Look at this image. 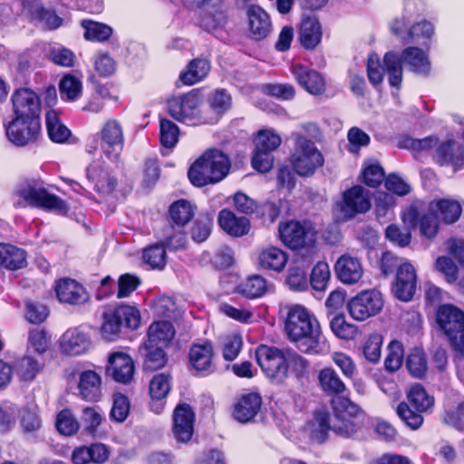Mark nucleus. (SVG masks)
I'll return each mask as SVG.
<instances>
[{"label":"nucleus","mask_w":464,"mask_h":464,"mask_svg":"<svg viewBox=\"0 0 464 464\" xmlns=\"http://www.w3.org/2000/svg\"><path fill=\"white\" fill-rule=\"evenodd\" d=\"M142 258L153 269H162L166 265V251L162 245H153L144 249Z\"/></svg>","instance_id":"nucleus-64"},{"label":"nucleus","mask_w":464,"mask_h":464,"mask_svg":"<svg viewBox=\"0 0 464 464\" xmlns=\"http://www.w3.org/2000/svg\"><path fill=\"white\" fill-rule=\"evenodd\" d=\"M389 83L392 87L399 88L402 80V62L410 70L421 75H428L431 70V63L427 51L416 46L406 47L401 54L395 52H387L383 56Z\"/></svg>","instance_id":"nucleus-1"},{"label":"nucleus","mask_w":464,"mask_h":464,"mask_svg":"<svg viewBox=\"0 0 464 464\" xmlns=\"http://www.w3.org/2000/svg\"><path fill=\"white\" fill-rule=\"evenodd\" d=\"M175 336L176 330L171 321H153L148 328L146 342L168 348Z\"/></svg>","instance_id":"nucleus-34"},{"label":"nucleus","mask_w":464,"mask_h":464,"mask_svg":"<svg viewBox=\"0 0 464 464\" xmlns=\"http://www.w3.org/2000/svg\"><path fill=\"white\" fill-rule=\"evenodd\" d=\"M105 375L116 382L129 384L134 375L132 358L123 352L111 353L108 357Z\"/></svg>","instance_id":"nucleus-20"},{"label":"nucleus","mask_w":464,"mask_h":464,"mask_svg":"<svg viewBox=\"0 0 464 464\" xmlns=\"http://www.w3.org/2000/svg\"><path fill=\"white\" fill-rule=\"evenodd\" d=\"M59 89L62 100L74 102L82 95V84L77 77L66 74L60 81Z\"/></svg>","instance_id":"nucleus-50"},{"label":"nucleus","mask_w":464,"mask_h":464,"mask_svg":"<svg viewBox=\"0 0 464 464\" xmlns=\"http://www.w3.org/2000/svg\"><path fill=\"white\" fill-rule=\"evenodd\" d=\"M369 191L360 185L353 186L342 194L335 202V213L340 220L347 221L359 214H364L371 208Z\"/></svg>","instance_id":"nucleus-10"},{"label":"nucleus","mask_w":464,"mask_h":464,"mask_svg":"<svg viewBox=\"0 0 464 464\" xmlns=\"http://www.w3.org/2000/svg\"><path fill=\"white\" fill-rule=\"evenodd\" d=\"M100 139V149L103 156L109 160H117L123 149L124 133L121 122L116 119L106 120L97 133Z\"/></svg>","instance_id":"nucleus-12"},{"label":"nucleus","mask_w":464,"mask_h":464,"mask_svg":"<svg viewBox=\"0 0 464 464\" xmlns=\"http://www.w3.org/2000/svg\"><path fill=\"white\" fill-rule=\"evenodd\" d=\"M429 205L439 219L448 225L457 222L462 213V206L456 199L441 198L432 200Z\"/></svg>","instance_id":"nucleus-37"},{"label":"nucleus","mask_w":464,"mask_h":464,"mask_svg":"<svg viewBox=\"0 0 464 464\" xmlns=\"http://www.w3.org/2000/svg\"><path fill=\"white\" fill-rule=\"evenodd\" d=\"M279 319H312L313 312L301 304L283 303L278 308Z\"/></svg>","instance_id":"nucleus-57"},{"label":"nucleus","mask_w":464,"mask_h":464,"mask_svg":"<svg viewBox=\"0 0 464 464\" xmlns=\"http://www.w3.org/2000/svg\"><path fill=\"white\" fill-rule=\"evenodd\" d=\"M130 403L127 395L115 392L112 396V406L110 411L111 421L121 423L130 414Z\"/></svg>","instance_id":"nucleus-56"},{"label":"nucleus","mask_w":464,"mask_h":464,"mask_svg":"<svg viewBox=\"0 0 464 464\" xmlns=\"http://www.w3.org/2000/svg\"><path fill=\"white\" fill-rule=\"evenodd\" d=\"M334 271L337 278L344 285H354L363 276L362 261L350 254L342 255L335 262Z\"/></svg>","instance_id":"nucleus-26"},{"label":"nucleus","mask_w":464,"mask_h":464,"mask_svg":"<svg viewBox=\"0 0 464 464\" xmlns=\"http://www.w3.org/2000/svg\"><path fill=\"white\" fill-rule=\"evenodd\" d=\"M386 69L384 62L381 61L377 53H371L367 60V76L368 80L374 87H378L382 84L384 77V72Z\"/></svg>","instance_id":"nucleus-59"},{"label":"nucleus","mask_w":464,"mask_h":464,"mask_svg":"<svg viewBox=\"0 0 464 464\" xmlns=\"http://www.w3.org/2000/svg\"><path fill=\"white\" fill-rule=\"evenodd\" d=\"M323 38V27L314 14H304L302 16L298 26V40L301 45L306 50L315 49Z\"/></svg>","instance_id":"nucleus-25"},{"label":"nucleus","mask_w":464,"mask_h":464,"mask_svg":"<svg viewBox=\"0 0 464 464\" xmlns=\"http://www.w3.org/2000/svg\"><path fill=\"white\" fill-rule=\"evenodd\" d=\"M331 278L329 265L325 261H319L313 267L310 276L312 288L318 292L326 290Z\"/></svg>","instance_id":"nucleus-51"},{"label":"nucleus","mask_w":464,"mask_h":464,"mask_svg":"<svg viewBox=\"0 0 464 464\" xmlns=\"http://www.w3.org/2000/svg\"><path fill=\"white\" fill-rule=\"evenodd\" d=\"M308 266L304 259H296L290 266L286 277L288 286L294 291H304L308 287L306 276Z\"/></svg>","instance_id":"nucleus-42"},{"label":"nucleus","mask_w":464,"mask_h":464,"mask_svg":"<svg viewBox=\"0 0 464 464\" xmlns=\"http://www.w3.org/2000/svg\"><path fill=\"white\" fill-rule=\"evenodd\" d=\"M318 384L321 391L331 398V406L338 417L348 414L356 417L361 413L360 407L348 397V389L336 371L332 367H324L318 372Z\"/></svg>","instance_id":"nucleus-4"},{"label":"nucleus","mask_w":464,"mask_h":464,"mask_svg":"<svg viewBox=\"0 0 464 464\" xmlns=\"http://www.w3.org/2000/svg\"><path fill=\"white\" fill-rule=\"evenodd\" d=\"M80 420L83 426V432L95 436L104 417L99 406H85L82 410Z\"/></svg>","instance_id":"nucleus-45"},{"label":"nucleus","mask_w":464,"mask_h":464,"mask_svg":"<svg viewBox=\"0 0 464 464\" xmlns=\"http://www.w3.org/2000/svg\"><path fill=\"white\" fill-rule=\"evenodd\" d=\"M218 224L227 234L235 237L248 234L251 227L246 218L237 217L231 210L226 208L218 214Z\"/></svg>","instance_id":"nucleus-33"},{"label":"nucleus","mask_w":464,"mask_h":464,"mask_svg":"<svg viewBox=\"0 0 464 464\" xmlns=\"http://www.w3.org/2000/svg\"><path fill=\"white\" fill-rule=\"evenodd\" d=\"M313 416L314 418L310 421L311 439L320 444L327 440L331 430L337 435L350 437L360 429L359 415L349 417L348 414H343L338 417L334 413L335 421L334 423H332L331 413L325 409L315 410Z\"/></svg>","instance_id":"nucleus-5"},{"label":"nucleus","mask_w":464,"mask_h":464,"mask_svg":"<svg viewBox=\"0 0 464 464\" xmlns=\"http://www.w3.org/2000/svg\"><path fill=\"white\" fill-rule=\"evenodd\" d=\"M81 25L84 30L83 37L87 41L105 42L112 34V28L105 24L92 20H82Z\"/></svg>","instance_id":"nucleus-46"},{"label":"nucleus","mask_w":464,"mask_h":464,"mask_svg":"<svg viewBox=\"0 0 464 464\" xmlns=\"http://www.w3.org/2000/svg\"><path fill=\"white\" fill-rule=\"evenodd\" d=\"M290 72L298 84L312 95L325 91V81L320 72L301 63H292Z\"/></svg>","instance_id":"nucleus-24"},{"label":"nucleus","mask_w":464,"mask_h":464,"mask_svg":"<svg viewBox=\"0 0 464 464\" xmlns=\"http://www.w3.org/2000/svg\"><path fill=\"white\" fill-rule=\"evenodd\" d=\"M406 398V401H401L397 405L396 413L407 427L417 430L423 424L422 414L434 405V398L428 394L420 383L411 385L407 392Z\"/></svg>","instance_id":"nucleus-6"},{"label":"nucleus","mask_w":464,"mask_h":464,"mask_svg":"<svg viewBox=\"0 0 464 464\" xmlns=\"http://www.w3.org/2000/svg\"><path fill=\"white\" fill-rule=\"evenodd\" d=\"M435 34L434 24L428 20H421L411 26L409 42L420 41L424 44L430 42Z\"/></svg>","instance_id":"nucleus-61"},{"label":"nucleus","mask_w":464,"mask_h":464,"mask_svg":"<svg viewBox=\"0 0 464 464\" xmlns=\"http://www.w3.org/2000/svg\"><path fill=\"white\" fill-rule=\"evenodd\" d=\"M210 64L205 59L192 60L187 69L179 75V80L186 85H193L202 81L209 72Z\"/></svg>","instance_id":"nucleus-41"},{"label":"nucleus","mask_w":464,"mask_h":464,"mask_svg":"<svg viewBox=\"0 0 464 464\" xmlns=\"http://www.w3.org/2000/svg\"><path fill=\"white\" fill-rule=\"evenodd\" d=\"M229 169L227 156L219 150L209 149L191 165L188 177L194 186L203 187L221 181Z\"/></svg>","instance_id":"nucleus-2"},{"label":"nucleus","mask_w":464,"mask_h":464,"mask_svg":"<svg viewBox=\"0 0 464 464\" xmlns=\"http://www.w3.org/2000/svg\"><path fill=\"white\" fill-rule=\"evenodd\" d=\"M179 136V129L173 121L168 119L160 120V139L163 147L171 149L176 146Z\"/></svg>","instance_id":"nucleus-60"},{"label":"nucleus","mask_w":464,"mask_h":464,"mask_svg":"<svg viewBox=\"0 0 464 464\" xmlns=\"http://www.w3.org/2000/svg\"><path fill=\"white\" fill-rule=\"evenodd\" d=\"M294 148L290 155V163L296 174L308 177L323 166L324 157L314 141L298 132L292 133Z\"/></svg>","instance_id":"nucleus-8"},{"label":"nucleus","mask_w":464,"mask_h":464,"mask_svg":"<svg viewBox=\"0 0 464 464\" xmlns=\"http://www.w3.org/2000/svg\"><path fill=\"white\" fill-rule=\"evenodd\" d=\"M45 123L49 138L57 143H63L67 140L71 131L62 123L57 112L53 110H48L45 113Z\"/></svg>","instance_id":"nucleus-44"},{"label":"nucleus","mask_w":464,"mask_h":464,"mask_svg":"<svg viewBox=\"0 0 464 464\" xmlns=\"http://www.w3.org/2000/svg\"><path fill=\"white\" fill-rule=\"evenodd\" d=\"M247 30L255 40H263L272 32L269 14L259 5H250L246 10Z\"/></svg>","instance_id":"nucleus-28"},{"label":"nucleus","mask_w":464,"mask_h":464,"mask_svg":"<svg viewBox=\"0 0 464 464\" xmlns=\"http://www.w3.org/2000/svg\"><path fill=\"white\" fill-rule=\"evenodd\" d=\"M51 343V335L44 328L37 326L28 333V346L37 354L44 355L49 349Z\"/></svg>","instance_id":"nucleus-54"},{"label":"nucleus","mask_w":464,"mask_h":464,"mask_svg":"<svg viewBox=\"0 0 464 464\" xmlns=\"http://www.w3.org/2000/svg\"><path fill=\"white\" fill-rule=\"evenodd\" d=\"M288 350L260 344L256 349V360L265 376L277 383L287 378Z\"/></svg>","instance_id":"nucleus-9"},{"label":"nucleus","mask_w":464,"mask_h":464,"mask_svg":"<svg viewBox=\"0 0 464 464\" xmlns=\"http://www.w3.org/2000/svg\"><path fill=\"white\" fill-rule=\"evenodd\" d=\"M196 414L189 403L179 402L172 411L171 431L175 440L180 443H188L193 437Z\"/></svg>","instance_id":"nucleus-16"},{"label":"nucleus","mask_w":464,"mask_h":464,"mask_svg":"<svg viewBox=\"0 0 464 464\" xmlns=\"http://www.w3.org/2000/svg\"><path fill=\"white\" fill-rule=\"evenodd\" d=\"M208 101L212 111V115H208L210 123L216 122L231 106V96L223 89L211 93Z\"/></svg>","instance_id":"nucleus-48"},{"label":"nucleus","mask_w":464,"mask_h":464,"mask_svg":"<svg viewBox=\"0 0 464 464\" xmlns=\"http://www.w3.org/2000/svg\"><path fill=\"white\" fill-rule=\"evenodd\" d=\"M154 315L162 319H179L184 316L174 300L169 296H160L156 299L152 305Z\"/></svg>","instance_id":"nucleus-49"},{"label":"nucleus","mask_w":464,"mask_h":464,"mask_svg":"<svg viewBox=\"0 0 464 464\" xmlns=\"http://www.w3.org/2000/svg\"><path fill=\"white\" fill-rule=\"evenodd\" d=\"M26 264L25 252L10 244L0 243V267L17 270Z\"/></svg>","instance_id":"nucleus-40"},{"label":"nucleus","mask_w":464,"mask_h":464,"mask_svg":"<svg viewBox=\"0 0 464 464\" xmlns=\"http://www.w3.org/2000/svg\"><path fill=\"white\" fill-rule=\"evenodd\" d=\"M440 219L434 211L430 210L429 205L425 213L419 218V227L422 236L427 238H433L438 233Z\"/></svg>","instance_id":"nucleus-62"},{"label":"nucleus","mask_w":464,"mask_h":464,"mask_svg":"<svg viewBox=\"0 0 464 464\" xmlns=\"http://www.w3.org/2000/svg\"><path fill=\"white\" fill-rule=\"evenodd\" d=\"M202 104V95L195 90L172 96L167 101L168 112L170 117L181 123L192 126L207 124L211 121V119L203 112Z\"/></svg>","instance_id":"nucleus-7"},{"label":"nucleus","mask_w":464,"mask_h":464,"mask_svg":"<svg viewBox=\"0 0 464 464\" xmlns=\"http://www.w3.org/2000/svg\"><path fill=\"white\" fill-rule=\"evenodd\" d=\"M14 117L40 120L41 103L38 95L28 88L16 90L11 98Z\"/></svg>","instance_id":"nucleus-18"},{"label":"nucleus","mask_w":464,"mask_h":464,"mask_svg":"<svg viewBox=\"0 0 464 464\" xmlns=\"http://www.w3.org/2000/svg\"><path fill=\"white\" fill-rule=\"evenodd\" d=\"M285 330L291 342L304 340L316 344L320 336L319 321H284Z\"/></svg>","instance_id":"nucleus-27"},{"label":"nucleus","mask_w":464,"mask_h":464,"mask_svg":"<svg viewBox=\"0 0 464 464\" xmlns=\"http://www.w3.org/2000/svg\"><path fill=\"white\" fill-rule=\"evenodd\" d=\"M172 374L170 372L155 373L149 383L150 409L156 414L163 411L166 399L171 390Z\"/></svg>","instance_id":"nucleus-22"},{"label":"nucleus","mask_w":464,"mask_h":464,"mask_svg":"<svg viewBox=\"0 0 464 464\" xmlns=\"http://www.w3.org/2000/svg\"><path fill=\"white\" fill-rule=\"evenodd\" d=\"M267 291V284L260 276H249L239 285V292L248 298H257Z\"/></svg>","instance_id":"nucleus-58"},{"label":"nucleus","mask_w":464,"mask_h":464,"mask_svg":"<svg viewBox=\"0 0 464 464\" xmlns=\"http://www.w3.org/2000/svg\"><path fill=\"white\" fill-rule=\"evenodd\" d=\"M166 348L158 344L144 342L140 348L141 365L144 372H157L163 369L169 362Z\"/></svg>","instance_id":"nucleus-30"},{"label":"nucleus","mask_w":464,"mask_h":464,"mask_svg":"<svg viewBox=\"0 0 464 464\" xmlns=\"http://www.w3.org/2000/svg\"><path fill=\"white\" fill-rule=\"evenodd\" d=\"M382 307V295L375 289L362 291L347 304L353 319H368L376 316Z\"/></svg>","instance_id":"nucleus-14"},{"label":"nucleus","mask_w":464,"mask_h":464,"mask_svg":"<svg viewBox=\"0 0 464 464\" xmlns=\"http://www.w3.org/2000/svg\"><path fill=\"white\" fill-rule=\"evenodd\" d=\"M141 321H103L101 326V335L107 342L122 339L129 332L138 330Z\"/></svg>","instance_id":"nucleus-39"},{"label":"nucleus","mask_w":464,"mask_h":464,"mask_svg":"<svg viewBox=\"0 0 464 464\" xmlns=\"http://www.w3.org/2000/svg\"><path fill=\"white\" fill-rule=\"evenodd\" d=\"M434 159L439 164L450 165L457 171L464 165V150L458 142L449 140L439 145Z\"/></svg>","instance_id":"nucleus-32"},{"label":"nucleus","mask_w":464,"mask_h":464,"mask_svg":"<svg viewBox=\"0 0 464 464\" xmlns=\"http://www.w3.org/2000/svg\"><path fill=\"white\" fill-rule=\"evenodd\" d=\"M76 395L87 402H98L102 398V379L94 370L87 369L78 372Z\"/></svg>","instance_id":"nucleus-23"},{"label":"nucleus","mask_w":464,"mask_h":464,"mask_svg":"<svg viewBox=\"0 0 464 464\" xmlns=\"http://www.w3.org/2000/svg\"><path fill=\"white\" fill-rule=\"evenodd\" d=\"M170 219L178 226H185L195 215L194 206L186 199L173 202L169 209Z\"/></svg>","instance_id":"nucleus-47"},{"label":"nucleus","mask_w":464,"mask_h":464,"mask_svg":"<svg viewBox=\"0 0 464 464\" xmlns=\"http://www.w3.org/2000/svg\"><path fill=\"white\" fill-rule=\"evenodd\" d=\"M87 179L101 198L111 197L118 186V179L103 162L93 161L87 168Z\"/></svg>","instance_id":"nucleus-17"},{"label":"nucleus","mask_w":464,"mask_h":464,"mask_svg":"<svg viewBox=\"0 0 464 464\" xmlns=\"http://www.w3.org/2000/svg\"><path fill=\"white\" fill-rule=\"evenodd\" d=\"M14 194L18 198L14 202L16 208L31 206L62 215L67 213L68 208L65 202L50 193L44 181L40 179H32L22 182L15 189Z\"/></svg>","instance_id":"nucleus-3"},{"label":"nucleus","mask_w":464,"mask_h":464,"mask_svg":"<svg viewBox=\"0 0 464 464\" xmlns=\"http://www.w3.org/2000/svg\"><path fill=\"white\" fill-rule=\"evenodd\" d=\"M362 181L369 187L379 186L384 179V170L381 165L372 160H365L361 173Z\"/></svg>","instance_id":"nucleus-52"},{"label":"nucleus","mask_w":464,"mask_h":464,"mask_svg":"<svg viewBox=\"0 0 464 464\" xmlns=\"http://www.w3.org/2000/svg\"><path fill=\"white\" fill-rule=\"evenodd\" d=\"M7 140L16 147H24L36 141L41 130L40 120L14 117L5 123Z\"/></svg>","instance_id":"nucleus-13"},{"label":"nucleus","mask_w":464,"mask_h":464,"mask_svg":"<svg viewBox=\"0 0 464 464\" xmlns=\"http://www.w3.org/2000/svg\"><path fill=\"white\" fill-rule=\"evenodd\" d=\"M56 295L61 303L82 304L86 303L90 295L86 289L73 279H61L56 284Z\"/></svg>","instance_id":"nucleus-31"},{"label":"nucleus","mask_w":464,"mask_h":464,"mask_svg":"<svg viewBox=\"0 0 464 464\" xmlns=\"http://www.w3.org/2000/svg\"><path fill=\"white\" fill-rule=\"evenodd\" d=\"M43 367L44 362H39L32 355H24L18 364L21 378L26 382L34 381Z\"/></svg>","instance_id":"nucleus-63"},{"label":"nucleus","mask_w":464,"mask_h":464,"mask_svg":"<svg viewBox=\"0 0 464 464\" xmlns=\"http://www.w3.org/2000/svg\"><path fill=\"white\" fill-rule=\"evenodd\" d=\"M213 356V345L209 341L194 343L188 353L189 364L201 375H208L215 371V366L212 363Z\"/></svg>","instance_id":"nucleus-29"},{"label":"nucleus","mask_w":464,"mask_h":464,"mask_svg":"<svg viewBox=\"0 0 464 464\" xmlns=\"http://www.w3.org/2000/svg\"><path fill=\"white\" fill-rule=\"evenodd\" d=\"M436 327L448 339L452 350L464 355V321H435Z\"/></svg>","instance_id":"nucleus-35"},{"label":"nucleus","mask_w":464,"mask_h":464,"mask_svg":"<svg viewBox=\"0 0 464 464\" xmlns=\"http://www.w3.org/2000/svg\"><path fill=\"white\" fill-rule=\"evenodd\" d=\"M262 405L261 394L247 391L237 397L232 408V417L242 424L251 422L260 412Z\"/></svg>","instance_id":"nucleus-19"},{"label":"nucleus","mask_w":464,"mask_h":464,"mask_svg":"<svg viewBox=\"0 0 464 464\" xmlns=\"http://www.w3.org/2000/svg\"><path fill=\"white\" fill-rule=\"evenodd\" d=\"M287 255L281 248L268 246L259 250L257 262L261 268L275 272H281L286 263Z\"/></svg>","instance_id":"nucleus-38"},{"label":"nucleus","mask_w":464,"mask_h":464,"mask_svg":"<svg viewBox=\"0 0 464 464\" xmlns=\"http://www.w3.org/2000/svg\"><path fill=\"white\" fill-rule=\"evenodd\" d=\"M406 368L409 373L417 379L425 377L428 370V362L425 352L422 348L414 347L406 357Z\"/></svg>","instance_id":"nucleus-43"},{"label":"nucleus","mask_w":464,"mask_h":464,"mask_svg":"<svg viewBox=\"0 0 464 464\" xmlns=\"http://www.w3.org/2000/svg\"><path fill=\"white\" fill-rule=\"evenodd\" d=\"M282 242L290 248L297 249L315 241V231L311 225L297 221L281 223L278 227Z\"/></svg>","instance_id":"nucleus-15"},{"label":"nucleus","mask_w":464,"mask_h":464,"mask_svg":"<svg viewBox=\"0 0 464 464\" xmlns=\"http://www.w3.org/2000/svg\"><path fill=\"white\" fill-rule=\"evenodd\" d=\"M417 287V273L409 261L401 262L397 268L392 291L396 298L407 302L411 300Z\"/></svg>","instance_id":"nucleus-21"},{"label":"nucleus","mask_w":464,"mask_h":464,"mask_svg":"<svg viewBox=\"0 0 464 464\" xmlns=\"http://www.w3.org/2000/svg\"><path fill=\"white\" fill-rule=\"evenodd\" d=\"M55 427L61 434L72 436L79 430L80 422L71 410L63 409L57 414Z\"/></svg>","instance_id":"nucleus-55"},{"label":"nucleus","mask_w":464,"mask_h":464,"mask_svg":"<svg viewBox=\"0 0 464 464\" xmlns=\"http://www.w3.org/2000/svg\"><path fill=\"white\" fill-rule=\"evenodd\" d=\"M280 135L273 129H264L258 131L256 138V150L252 157V166L259 172H267L274 162L272 152L281 144Z\"/></svg>","instance_id":"nucleus-11"},{"label":"nucleus","mask_w":464,"mask_h":464,"mask_svg":"<svg viewBox=\"0 0 464 464\" xmlns=\"http://www.w3.org/2000/svg\"><path fill=\"white\" fill-rule=\"evenodd\" d=\"M404 358L403 344L397 340H392L388 345V353L384 359V368L389 372H395L398 371L402 363Z\"/></svg>","instance_id":"nucleus-53"},{"label":"nucleus","mask_w":464,"mask_h":464,"mask_svg":"<svg viewBox=\"0 0 464 464\" xmlns=\"http://www.w3.org/2000/svg\"><path fill=\"white\" fill-rule=\"evenodd\" d=\"M60 344L63 353L69 356H76L87 350L89 337L78 328H70L62 335Z\"/></svg>","instance_id":"nucleus-36"}]
</instances>
